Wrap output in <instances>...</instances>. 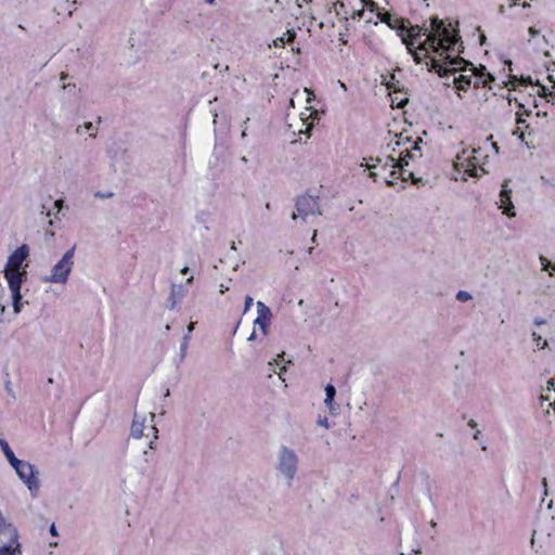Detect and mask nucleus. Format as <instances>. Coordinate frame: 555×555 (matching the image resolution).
I'll return each instance as SVG.
<instances>
[{
  "instance_id": "c85d7f7f",
  "label": "nucleus",
  "mask_w": 555,
  "mask_h": 555,
  "mask_svg": "<svg viewBox=\"0 0 555 555\" xmlns=\"http://www.w3.org/2000/svg\"><path fill=\"white\" fill-rule=\"evenodd\" d=\"M253 302H254L253 297H250L249 295H247V296L245 297L244 313H246V312L250 309V307H251Z\"/></svg>"
},
{
  "instance_id": "13d9d810",
  "label": "nucleus",
  "mask_w": 555,
  "mask_h": 555,
  "mask_svg": "<svg viewBox=\"0 0 555 555\" xmlns=\"http://www.w3.org/2000/svg\"><path fill=\"white\" fill-rule=\"evenodd\" d=\"M249 341H253L256 339V333L255 331H253V333L249 335V337L247 338Z\"/></svg>"
},
{
  "instance_id": "a878e982",
  "label": "nucleus",
  "mask_w": 555,
  "mask_h": 555,
  "mask_svg": "<svg viewBox=\"0 0 555 555\" xmlns=\"http://www.w3.org/2000/svg\"><path fill=\"white\" fill-rule=\"evenodd\" d=\"M508 180H505L504 183L502 184V190H501V193H500V197L504 198L506 196H511L512 194V190L508 189Z\"/></svg>"
},
{
  "instance_id": "20e7f679",
  "label": "nucleus",
  "mask_w": 555,
  "mask_h": 555,
  "mask_svg": "<svg viewBox=\"0 0 555 555\" xmlns=\"http://www.w3.org/2000/svg\"><path fill=\"white\" fill-rule=\"evenodd\" d=\"M298 465L299 457L297 453L293 449L282 446L276 455V476L284 479L291 486L298 472Z\"/></svg>"
},
{
  "instance_id": "09e8293b",
  "label": "nucleus",
  "mask_w": 555,
  "mask_h": 555,
  "mask_svg": "<svg viewBox=\"0 0 555 555\" xmlns=\"http://www.w3.org/2000/svg\"><path fill=\"white\" fill-rule=\"evenodd\" d=\"M555 386V378H551L548 382H547V389L550 390L551 388H553Z\"/></svg>"
},
{
  "instance_id": "6ab92c4d",
  "label": "nucleus",
  "mask_w": 555,
  "mask_h": 555,
  "mask_svg": "<svg viewBox=\"0 0 555 555\" xmlns=\"http://www.w3.org/2000/svg\"><path fill=\"white\" fill-rule=\"evenodd\" d=\"M453 82L457 89L465 91L472 83V75H460L454 78Z\"/></svg>"
},
{
  "instance_id": "f03ea898",
  "label": "nucleus",
  "mask_w": 555,
  "mask_h": 555,
  "mask_svg": "<svg viewBox=\"0 0 555 555\" xmlns=\"http://www.w3.org/2000/svg\"><path fill=\"white\" fill-rule=\"evenodd\" d=\"M446 64L450 67L444 66L440 60L433 59L430 62V70H435L440 77H447L449 75H453L459 70H466L467 67H470L474 76H485L489 80H494V77L487 73V69L483 65L480 67H475L474 64L467 60H464L461 56L451 57L449 54L444 56Z\"/></svg>"
},
{
  "instance_id": "bb28decb",
  "label": "nucleus",
  "mask_w": 555,
  "mask_h": 555,
  "mask_svg": "<svg viewBox=\"0 0 555 555\" xmlns=\"http://www.w3.org/2000/svg\"><path fill=\"white\" fill-rule=\"evenodd\" d=\"M475 77H476V79H475L474 85L477 88L480 87V86L485 87V86H487L488 82L491 81L488 78H486L485 76H475Z\"/></svg>"
},
{
  "instance_id": "72a5a7b5",
  "label": "nucleus",
  "mask_w": 555,
  "mask_h": 555,
  "mask_svg": "<svg viewBox=\"0 0 555 555\" xmlns=\"http://www.w3.org/2000/svg\"><path fill=\"white\" fill-rule=\"evenodd\" d=\"M401 145H402L401 140H397V141H395V143H389L388 147H390L391 152L395 153V152H397L398 147L401 146Z\"/></svg>"
},
{
  "instance_id": "dca6fc26",
  "label": "nucleus",
  "mask_w": 555,
  "mask_h": 555,
  "mask_svg": "<svg viewBox=\"0 0 555 555\" xmlns=\"http://www.w3.org/2000/svg\"><path fill=\"white\" fill-rule=\"evenodd\" d=\"M500 208L503 210V214L509 218L516 216L515 207L512 203L511 196H506L504 198L500 197Z\"/></svg>"
},
{
  "instance_id": "58836bf2",
  "label": "nucleus",
  "mask_w": 555,
  "mask_h": 555,
  "mask_svg": "<svg viewBox=\"0 0 555 555\" xmlns=\"http://www.w3.org/2000/svg\"><path fill=\"white\" fill-rule=\"evenodd\" d=\"M95 196L100 197V198H111L113 196V193H111V192H108V193L98 192V193H95Z\"/></svg>"
},
{
  "instance_id": "a211bd4d",
  "label": "nucleus",
  "mask_w": 555,
  "mask_h": 555,
  "mask_svg": "<svg viewBox=\"0 0 555 555\" xmlns=\"http://www.w3.org/2000/svg\"><path fill=\"white\" fill-rule=\"evenodd\" d=\"M414 156L415 154L410 150V147L401 151L398 159V168L403 169V167L409 165L411 159H414Z\"/></svg>"
},
{
  "instance_id": "ddd939ff",
  "label": "nucleus",
  "mask_w": 555,
  "mask_h": 555,
  "mask_svg": "<svg viewBox=\"0 0 555 555\" xmlns=\"http://www.w3.org/2000/svg\"><path fill=\"white\" fill-rule=\"evenodd\" d=\"M9 283V286H10V289L12 292V299H13V308H14V313H20L21 309H22V304H21V299H22V295H21V284L22 282L17 281V279L15 280L14 278L10 279V282Z\"/></svg>"
},
{
  "instance_id": "5fc2aeb1",
  "label": "nucleus",
  "mask_w": 555,
  "mask_h": 555,
  "mask_svg": "<svg viewBox=\"0 0 555 555\" xmlns=\"http://www.w3.org/2000/svg\"><path fill=\"white\" fill-rule=\"evenodd\" d=\"M194 330V323L191 322L189 325H188V334L190 335L192 333V331Z\"/></svg>"
},
{
  "instance_id": "e433bc0d",
  "label": "nucleus",
  "mask_w": 555,
  "mask_h": 555,
  "mask_svg": "<svg viewBox=\"0 0 555 555\" xmlns=\"http://www.w3.org/2000/svg\"><path fill=\"white\" fill-rule=\"evenodd\" d=\"M371 160H374V158H370ZM382 163V158H375V164H366L365 166L369 168V169H372V168H376L377 165H379Z\"/></svg>"
},
{
  "instance_id": "49530a36",
  "label": "nucleus",
  "mask_w": 555,
  "mask_h": 555,
  "mask_svg": "<svg viewBox=\"0 0 555 555\" xmlns=\"http://www.w3.org/2000/svg\"><path fill=\"white\" fill-rule=\"evenodd\" d=\"M393 81H395V75L392 74L390 76V80L386 82L387 87L390 89V88H395L393 87Z\"/></svg>"
},
{
  "instance_id": "a19ab883",
  "label": "nucleus",
  "mask_w": 555,
  "mask_h": 555,
  "mask_svg": "<svg viewBox=\"0 0 555 555\" xmlns=\"http://www.w3.org/2000/svg\"><path fill=\"white\" fill-rule=\"evenodd\" d=\"M304 92L308 94L307 103H311L314 99L313 93L310 90H308L307 88L304 90Z\"/></svg>"
},
{
  "instance_id": "1a4fd4ad",
  "label": "nucleus",
  "mask_w": 555,
  "mask_h": 555,
  "mask_svg": "<svg viewBox=\"0 0 555 555\" xmlns=\"http://www.w3.org/2000/svg\"><path fill=\"white\" fill-rule=\"evenodd\" d=\"M8 531L11 537V544L0 547V555H22L21 544L18 543V534L16 529L8 524V527L2 531Z\"/></svg>"
},
{
  "instance_id": "4c0bfd02",
  "label": "nucleus",
  "mask_w": 555,
  "mask_h": 555,
  "mask_svg": "<svg viewBox=\"0 0 555 555\" xmlns=\"http://www.w3.org/2000/svg\"><path fill=\"white\" fill-rule=\"evenodd\" d=\"M284 44H285V38L284 37L276 38L274 40V46L275 47H284Z\"/></svg>"
},
{
  "instance_id": "37998d69",
  "label": "nucleus",
  "mask_w": 555,
  "mask_h": 555,
  "mask_svg": "<svg viewBox=\"0 0 555 555\" xmlns=\"http://www.w3.org/2000/svg\"><path fill=\"white\" fill-rule=\"evenodd\" d=\"M229 289H230L229 285H225V284H223V283H221V284L219 285V292H220L221 294L225 293V292H227V291H229Z\"/></svg>"
},
{
  "instance_id": "c9c22d12",
  "label": "nucleus",
  "mask_w": 555,
  "mask_h": 555,
  "mask_svg": "<svg viewBox=\"0 0 555 555\" xmlns=\"http://www.w3.org/2000/svg\"><path fill=\"white\" fill-rule=\"evenodd\" d=\"M395 178H399V177L397 176V171L395 169H391L390 179H386V183L388 185H392L393 184L392 179H395Z\"/></svg>"
},
{
  "instance_id": "4d7b16f0",
  "label": "nucleus",
  "mask_w": 555,
  "mask_h": 555,
  "mask_svg": "<svg viewBox=\"0 0 555 555\" xmlns=\"http://www.w3.org/2000/svg\"><path fill=\"white\" fill-rule=\"evenodd\" d=\"M317 234H318V231H317V230H314V231H313V234H312V237H311V242H312V243H317Z\"/></svg>"
},
{
  "instance_id": "680f3d73",
  "label": "nucleus",
  "mask_w": 555,
  "mask_h": 555,
  "mask_svg": "<svg viewBox=\"0 0 555 555\" xmlns=\"http://www.w3.org/2000/svg\"><path fill=\"white\" fill-rule=\"evenodd\" d=\"M469 175L473 176V177H478L479 176L476 168L470 170Z\"/></svg>"
},
{
  "instance_id": "f3484780",
  "label": "nucleus",
  "mask_w": 555,
  "mask_h": 555,
  "mask_svg": "<svg viewBox=\"0 0 555 555\" xmlns=\"http://www.w3.org/2000/svg\"><path fill=\"white\" fill-rule=\"evenodd\" d=\"M0 448L1 450L3 451L7 460L9 461V463L11 465H14L15 463H17L20 460L14 455L13 451L11 450L9 443L3 439V438H0Z\"/></svg>"
},
{
  "instance_id": "473e14b6",
  "label": "nucleus",
  "mask_w": 555,
  "mask_h": 555,
  "mask_svg": "<svg viewBox=\"0 0 555 555\" xmlns=\"http://www.w3.org/2000/svg\"><path fill=\"white\" fill-rule=\"evenodd\" d=\"M547 72H548V75H547V79L551 81V82H554L555 81V64H553V68H550L547 67Z\"/></svg>"
},
{
  "instance_id": "79ce46f5",
  "label": "nucleus",
  "mask_w": 555,
  "mask_h": 555,
  "mask_svg": "<svg viewBox=\"0 0 555 555\" xmlns=\"http://www.w3.org/2000/svg\"><path fill=\"white\" fill-rule=\"evenodd\" d=\"M528 31L531 38L537 37L539 35V30L535 29L534 27H530Z\"/></svg>"
},
{
  "instance_id": "864d4df0",
  "label": "nucleus",
  "mask_w": 555,
  "mask_h": 555,
  "mask_svg": "<svg viewBox=\"0 0 555 555\" xmlns=\"http://www.w3.org/2000/svg\"><path fill=\"white\" fill-rule=\"evenodd\" d=\"M467 425H468L470 428H475V427L477 426V423H476V421H474V420H469V421H468V423H467Z\"/></svg>"
},
{
  "instance_id": "bf43d9fd",
  "label": "nucleus",
  "mask_w": 555,
  "mask_h": 555,
  "mask_svg": "<svg viewBox=\"0 0 555 555\" xmlns=\"http://www.w3.org/2000/svg\"><path fill=\"white\" fill-rule=\"evenodd\" d=\"M408 102H409L408 99L401 100L400 103L398 104V106L403 107L405 105V103H408Z\"/></svg>"
},
{
  "instance_id": "9b49d317",
  "label": "nucleus",
  "mask_w": 555,
  "mask_h": 555,
  "mask_svg": "<svg viewBox=\"0 0 555 555\" xmlns=\"http://www.w3.org/2000/svg\"><path fill=\"white\" fill-rule=\"evenodd\" d=\"M378 18L387 24L391 29L398 30L399 36H403V31L406 30V24H410L409 21H404L403 18L396 17L391 15L389 12H379Z\"/></svg>"
},
{
  "instance_id": "39448f33",
  "label": "nucleus",
  "mask_w": 555,
  "mask_h": 555,
  "mask_svg": "<svg viewBox=\"0 0 555 555\" xmlns=\"http://www.w3.org/2000/svg\"><path fill=\"white\" fill-rule=\"evenodd\" d=\"M76 246L68 249L63 257L52 267L51 274L44 278L47 283L65 284L74 267Z\"/></svg>"
},
{
  "instance_id": "aec40b11",
  "label": "nucleus",
  "mask_w": 555,
  "mask_h": 555,
  "mask_svg": "<svg viewBox=\"0 0 555 555\" xmlns=\"http://www.w3.org/2000/svg\"><path fill=\"white\" fill-rule=\"evenodd\" d=\"M402 181H408L411 179L414 184L418 183L422 179H416L413 175V172H408L404 168L400 169V176Z\"/></svg>"
},
{
  "instance_id": "2eb2a0df",
  "label": "nucleus",
  "mask_w": 555,
  "mask_h": 555,
  "mask_svg": "<svg viewBox=\"0 0 555 555\" xmlns=\"http://www.w3.org/2000/svg\"><path fill=\"white\" fill-rule=\"evenodd\" d=\"M336 396V388L332 384H327L325 386V400L324 404L328 409L332 415H336L338 412V406L334 403V398Z\"/></svg>"
},
{
  "instance_id": "7c9ffc66",
  "label": "nucleus",
  "mask_w": 555,
  "mask_h": 555,
  "mask_svg": "<svg viewBox=\"0 0 555 555\" xmlns=\"http://www.w3.org/2000/svg\"><path fill=\"white\" fill-rule=\"evenodd\" d=\"M286 35H287V38L285 39V42H292V41H294V39L296 37V31L294 29H288Z\"/></svg>"
},
{
  "instance_id": "4be33fe9",
  "label": "nucleus",
  "mask_w": 555,
  "mask_h": 555,
  "mask_svg": "<svg viewBox=\"0 0 555 555\" xmlns=\"http://www.w3.org/2000/svg\"><path fill=\"white\" fill-rule=\"evenodd\" d=\"M189 340H190V336H189V334H186L183 337V340H182L181 347H180L181 360H183L185 358V356H186V349H188Z\"/></svg>"
},
{
  "instance_id": "8fccbe9b",
  "label": "nucleus",
  "mask_w": 555,
  "mask_h": 555,
  "mask_svg": "<svg viewBox=\"0 0 555 555\" xmlns=\"http://www.w3.org/2000/svg\"><path fill=\"white\" fill-rule=\"evenodd\" d=\"M365 3H366V4H367V7H370L372 10H373L374 8H376V7H377V5H376V3H375L374 1H372V0H366V1H365Z\"/></svg>"
},
{
  "instance_id": "423d86ee",
  "label": "nucleus",
  "mask_w": 555,
  "mask_h": 555,
  "mask_svg": "<svg viewBox=\"0 0 555 555\" xmlns=\"http://www.w3.org/2000/svg\"><path fill=\"white\" fill-rule=\"evenodd\" d=\"M296 211L292 214V219L296 220L300 218L302 221H307L310 216H321L322 210L319 203V197L312 195H301L296 198L295 203Z\"/></svg>"
},
{
  "instance_id": "b1692460",
  "label": "nucleus",
  "mask_w": 555,
  "mask_h": 555,
  "mask_svg": "<svg viewBox=\"0 0 555 555\" xmlns=\"http://www.w3.org/2000/svg\"><path fill=\"white\" fill-rule=\"evenodd\" d=\"M456 299L462 302H466L472 299V295L466 291H460L456 294Z\"/></svg>"
},
{
  "instance_id": "0eeeda50",
  "label": "nucleus",
  "mask_w": 555,
  "mask_h": 555,
  "mask_svg": "<svg viewBox=\"0 0 555 555\" xmlns=\"http://www.w3.org/2000/svg\"><path fill=\"white\" fill-rule=\"evenodd\" d=\"M29 254V249L26 245H22L9 257L7 267L4 270V276L10 282V279L14 278L17 281L23 282L26 276V271H22L21 267Z\"/></svg>"
},
{
  "instance_id": "603ef678",
  "label": "nucleus",
  "mask_w": 555,
  "mask_h": 555,
  "mask_svg": "<svg viewBox=\"0 0 555 555\" xmlns=\"http://www.w3.org/2000/svg\"><path fill=\"white\" fill-rule=\"evenodd\" d=\"M143 459H144V462H145V463H149V462H150V459H149V451H147V450H144V451H143Z\"/></svg>"
},
{
  "instance_id": "f8f14e48",
  "label": "nucleus",
  "mask_w": 555,
  "mask_h": 555,
  "mask_svg": "<svg viewBox=\"0 0 555 555\" xmlns=\"http://www.w3.org/2000/svg\"><path fill=\"white\" fill-rule=\"evenodd\" d=\"M145 472H146V469L143 466L134 467V468H127L122 473L121 481L125 486L133 483V482H140L141 479L144 477Z\"/></svg>"
},
{
  "instance_id": "f704fd0d",
  "label": "nucleus",
  "mask_w": 555,
  "mask_h": 555,
  "mask_svg": "<svg viewBox=\"0 0 555 555\" xmlns=\"http://www.w3.org/2000/svg\"><path fill=\"white\" fill-rule=\"evenodd\" d=\"M398 140H401L402 145H405V144H413V142H412V138H411V137H405V138H403V134H402V133H400V135H399V139H398Z\"/></svg>"
},
{
  "instance_id": "412c9836",
  "label": "nucleus",
  "mask_w": 555,
  "mask_h": 555,
  "mask_svg": "<svg viewBox=\"0 0 555 555\" xmlns=\"http://www.w3.org/2000/svg\"><path fill=\"white\" fill-rule=\"evenodd\" d=\"M388 167L391 169L398 168V160L392 155H388L383 165L384 169H386Z\"/></svg>"
},
{
  "instance_id": "69168bd1",
  "label": "nucleus",
  "mask_w": 555,
  "mask_h": 555,
  "mask_svg": "<svg viewBox=\"0 0 555 555\" xmlns=\"http://www.w3.org/2000/svg\"><path fill=\"white\" fill-rule=\"evenodd\" d=\"M492 147L494 149L495 153H499V146L496 143H492Z\"/></svg>"
},
{
  "instance_id": "a18cd8bd",
  "label": "nucleus",
  "mask_w": 555,
  "mask_h": 555,
  "mask_svg": "<svg viewBox=\"0 0 555 555\" xmlns=\"http://www.w3.org/2000/svg\"><path fill=\"white\" fill-rule=\"evenodd\" d=\"M50 533H51L52 535H54V537H57V535H59L57 530H56V527H55V525H54V524H52V525H51V527H50Z\"/></svg>"
},
{
  "instance_id": "052dcab7",
  "label": "nucleus",
  "mask_w": 555,
  "mask_h": 555,
  "mask_svg": "<svg viewBox=\"0 0 555 555\" xmlns=\"http://www.w3.org/2000/svg\"><path fill=\"white\" fill-rule=\"evenodd\" d=\"M61 80H66L68 78V74L67 73H62L61 76H60Z\"/></svg>"
},
{
  "instance_id": "e2e57ef3",
  "label": "nucleus",
  "mask_w": 555,
  "mask_h": 555,
  "mask_svg": "<svg viewBox=\"0 0 555 555\" xmlns=\"http://www.w3.org/2000/svg\"><path fill=\"white\" fill-rule=\"evenodd\" d=\"M486 36L485 35H481L479 40H480V44H485L486 43Z\"/></svg>"
},
{
  "instance_id": "5701e85b",
  "label": "nucleus",
  "mask_w": 555,
  "mask_h": 555,
  "mask_svg": "<svg viewBox=\"0 0 555 555\" xmlns=\"http://www.w3.org/2000/svg\"><path fill=\"white\" fill-rule=\"evenodd\" d=\"M539 260L542 264L543 271H547L550 268H552L555 271V264H552L551 261L546 257L540 256Z\"/></svg>"
},
{
  "instance_id": "de8ad7c7",
  "label": "nucleus",
  "mask_w": 555,
  "mask_h": 555,
  "mask_svg": "<svg viewBox=\"0 0 555 555\" xmlns=\"http://www.w3.org/2000/svg\"><path fill=\"white\" fill-rule=\"evenodd\" d=\"M54 206L57 208V211H60L63 207V201L62 199L55 201Z\"/></svg>"
},
{
  "instance_id": "cd10ccee",
  "label": "nucleus",
  "mask_w": 555,
  "mask_h": 555,
  "mask_svg": "<svg viewBox=\"0 0 555 555\" xmlns=\"http://www.w3.org/2000/svg\"><path fill=\"white\" fill-rule=\"evenodd\" d=\"M82 128L85 130H92V129H94L93 124L91 121H87L82 126H78L77 129H76V132L77 133H81V129Z\"/></svg>"
},
{
  "instance_id": "9d476101",
  "label": "nucleus",
  "mask_w": 555,
  "mask_h": 555,
  "mask_svg": "<svg viewBox=\"0 0 555 555\" xmlns=\"http://www.w3.org/2000/svg\"><path fill=\"white\" fill-rule=\"evenodd\" d=\"M257 313L258 317L254 321L255 325H258L263 335L268 334V327L271 323L272 312L268 306H266L262 301H257Z\"/></svg>"
},
{
  "instance_id": "f257e3e1",
  "label": "nucleus",
  "mask_w": 555,
  "mask_h": 555,
  "mask_svg": "<svg viewBox=\"0 0 555 555\" xmlns=\"http://www.w3.org/2000/svg\"><path fill=\"white\" fill-rule=\"evenodd\" d=\"M430 33H428L425 25L406 26L403 36H400L402 42L406 46L410 53L413 54L414 61L417 64L422 62V57L420 53L414 50V41L425 35H427L426 40L417 47V50L425 51V56H428L430 51L437 53L440 50L447 53L453 51H456L459 54L463 53L464 46L461 41L459 29H453L451 24L447 25L444 21L438 17L430 18Z\"/></svg>"
},
{
  "instance_id": "6e6d98bb",
  "label": "nucleus",
  "mask_w": 555,
  "mask_h": 555,
  "mask_svg": "<svg viewBox=\"0 0 555 555\" xmlns=\"http://www.w3.org/2000/svg\"><path fill=\"white\" fill-rule=\"evenodd\" d=\"M534 323H535L537 325H542V324H545V320H543V319H535V320H534Z\"/></svg>"
},
{
  "instance_id": "393cba45",
  "label": "nucleus",
  "mask_w": 555,
  "mask_h": 555,
  "mask_svg": "<svg viewBox=\"0 0 555 555\" xmlns=\"http://www.w3.org/2000/svg\"><path fill=\"white\" fill-rule=\"evenodd\" d=\"M532 337H533V340L537 341V345L538 347H540L541 349H544L547 347V341L546 340H542L541 336L538 335L535 332L532 333Z\"/></svg>"
},
{
  "instance_id": "2f4dec72",
  "label": "nucleus",
  "mask_w": 555,
  "mask_h": 555,
  "mask_svg": "<svg viewBox=\"0 0 555 555\" xmlns=\"http://www.w3.org/2000/svg\"><path fill=\"white\" fill-rule=\"evenodd\" d=\"M318 425L323 426V427H325V428H330L328 420H327V417H326V416H324V417H321V416H320V417L318 418Z\"/></svg>"
},
{
  "instance_id": "6e6552de",
  "label": "nucleus",
  "mask_w": 555,
  "mask_h": 555,
  "mask_svg": "<svg viewBox=\"0 0 555 555\" xmlns=\"http://www.w3.org/2000/svg\"><path fill=\"white\" fill-rule=\"evenodd\" d=\"M18 475L20 479L27 486L28 490L35 496L39 490V480L37 477L38 472L29 462L18 461L12 465Z\"/></svg>"
},
{
  "instance_id": "774afa93",
  "label": "nucleus",
  "mask_w": 555,
  "mask_h": 555,
  "mask_svg": "<svg viewBox=\"0 0 555 555\" xmlns=\"http://www.w3.org/2000/svg\"><path fill=\"white\" fill-rule=\"evenodd\" d=\"M505 12L504 5H500L499 13L503 14Z\"/></svg>"
},
{
  "instance_id": "7ed1b4c3",
  "label": "nucleus",
  "mask_w": 555,
  "mask_h": 555,
  "mask_svg": "<svg viewBox=\"0 0 555 555\" xmlns=\"http://www.w3.org/2000/svg\"><path fill=\"white\" fill-rule=\"evenodd\" d=\"M155 420V413L154 412H147V413H139L134 412L131 429H130V437L133 439H141L143 437L150 439L149 441V449L155 450L156 449V440L158 439V429L156 428L154 424Z\"/></svg>"
},
{
  "instance_id": "0e129e2a",
  "label": "nucleus",
  "mask_w": 555,
  "mask_h": 555,
  "mask_svg": "<svg viewBox=\"0 0 555 555\" xmlns=\"http://www.w3.org/2000/svg\"><path fill=\"white\" fill-rule=\"evenodd\" d=\"M286 372V367L285 366H282L280 372H279V376L282 377V374Z\"/></svg>"
},
{
  "instance_id": "c756f323",
  "label": "nucleus",
  "mask_w": 555,
  "mask_h": 555,
  "mask_svg": "<svg viewBox=\"0 0 555 555\" xmlns=\"http://www.w3.org/2000/svg\"><path fill=\"white\" fill-rule=\"evenodd\" d=\"M423 142V140L421 138H417L416 141L413 142V144L411 145L410 150L414 153V152H421V147H420V144Z\"/></svg>"
},
{
  "instance_id": "4468645a",
  "label": "nucleus",
  "mask_w": 555,
  "mask_h": 555,
  "mask_svg": "<svg viewBox=\"0 0 555 555\" xmlns=\"http://www.w3.org/2000/svg\"><path fill=\"white\" fill-rule=\"evenodd\" d=\"M186 289L182 284H172L168 298V308L175 309L177 304L185 296Z\"/></svg>"
},
{
  "instance_id": "3c124183",
  "label": "nucleus",
  "mask_w": 555,
  "mask_h": 555,
  "mask_svg": "<svg viewBox=\"0 0 555 555\" xmlns=\"http://www.w3.org/2000/svg\"><path fill=\"white\" fill-rule=\"evenodd\" d=\"M215 69H219L220 72H228L229 70V66H224L223 68L220 67L219 64L215 65Z\"/></svg>"
},
{
  "instance_id": "338daca9",
  "label": "nucleus",
  "mask_w": 555,
  "mask_h": 555,
  "mask_svg": "<svg viewBox=\"0 0 555 555\" xmlns=\"http://www.w3.org/2000/svg\"><path fill=\"white\" fill-rule=\"evenodd\" d=\"M188 271H189V268H188V267H184V268H182V269H181V273H182V274H186V273H188Z\"/></svg>"
},
{
  "instance_id": "c03bdc74",
  "label": "nucleus",
  "mask_w": 555,
  "mask_h": 555,
  "mask_svg": "<svg viewBox=\"0 0 555 555\" xmlns=\"http://www.w3.org/2000/svg\"><path fill=\"white\" fill-rule=\"evenodd\" d=\"M542 486L544 488V495H548V490H547V480L546 478H543L542 479Z\"/></svg>"
},
{
  "instance_id": "ea45409f",
  "label": "nucleus",
  "mask_w": 555,
  "mask_h": 555,
  "mask_svg": "<svg viewBox=\"0 0 555 555\" xmlns=\"http://www.w3.org/2000/svg\"><path fill=\"white\" fill-rule=\"evenodd\" d=\"M520 82H521V85H524V86H527V85H529V83H533V82H532V79H531V77H530V76H528V77H521V78H520Z\"/></svg>"
}]
</instances>
